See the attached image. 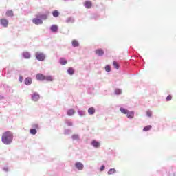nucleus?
I'll list each match as a JSON object with an SVG mask.
<instances>
[{
	"label": "nucleus",
	"mask_w": 176,
	"mask_h": 176,
	"mask_svg": "<svg viewBox=\"0 0 176 176\" xmlns=\"http://www.w3.org/2000/svg\"><path fill=\"white\" fill-rule=\"evenodd\" d=\"M2 142L6 145H9L13 141V133L10 131H6L3 133L1 138Z\"/></svg>",
	"instance_id": "obj_1"
},
{
	"label": "nucleus",
	"mask_w": 176,
	"mask_h": 176,
	"mask_svg": "<svg viewBox=\"0 0 176 176\" xmlns=\"http://www.w3.org/2000/svg\"><path fill=\"white\" fill-rule=\"evenodd\" d=\"M36 58L39 61H43L45 60V54L43 53L36 52Z\"/></svg>",
	"instance_id": "obj_2"
},
{
	"label": "nucleus",
	"mask_w": 176,
	"mask_h": 176,
	"mask_svg": "<svg viewBox=\"0 0 176 176\" xmlns=\"http://www.w3.org/2000/svg\"><path fill=\"white\" fill-rule=\"evenodd\" d=\"M32 22L34 23V24H36L37 25H38L39 24H43V21H42V19H39V17L33 19Z\"/></svg>",
	"instance_id": "obj_3"
},
{
	"label": "nucleus",
	"mask_w": 176,
	"mask_h": 176,
	"mask_svg": "<svg viewBox=\"0 0 176 176\" xmlns=\"http://www.w3.org/2000/svg\"><path fill=\"white\" fill-rule=\"evenodd\" d=\"M0 23L3 27H8L9 25V21L6 19H0Z\"/></svg>",
	"instance_id": "obj_4"
},
{
	"label": "nucleus",
	"mask_w": 176,
	"mask_h": 176,
	"mask_svg": "<svg viewBox=\"0 0 176 176\" xmlns=\"http://www.w3.org/2000/svg\"><path fill=\"white\" fill-rule=\"evenodd\" d=\"M84 6L86 8V9H91V7L93 6V3L90 1H87L84 3Z\"/></svg>",
	"instance_id": "obj_5"
},
{
	"label": "nucleus",
	"mask_w": 176,
	"mask_h": 176,
	"mask_svg": "<svg viewBox=\"0 0 176 176\" xmlns=\"http://www.w3.org/2000/svg\"><path fill=\"white\" fill-rule=\"evenodd\" d=\"M45 76L42 74H37L36 78L37 80L43 81L45 80Z\"/></svg>",
	"instance_id": "obj_6"
},
{
	"label": "nucleus",
	"mask_w": 176,
	"mask_h": 176,
	"mask_svg": "<svg viewBox=\"0 0 176 176\" xmlns=\"http://www.w3.org/2000/svg\"><path fill=\"white\" fill-rule=\"evenodd\" d=\"M75 166L76 167V168H78V170H83V164H82L81 162H76L75 164Z\"/></svg>",
	"instance_id": "obj_7"
},
{
	"label": "nucleus",
	"mask_w": 176,
	"mask_h": 176,
	"mask_svg": "<svg viewBox=\"0 0 176 176\" xmlns=\"http://www.w3.org/2000/svg\"><path fill=\"white\" fill-rule=\"evenodd\" d=\"M32 83V78L28 77L25 79V85H27L28 86L31 85Z\"/></svg>",
	"instance_id": "obj_8"
},
{
	"label": "nucleus",
	"mask_w": 176,
	"mask_h": 176,
	"mask_svg": "<svg viewBox=\"0 0 176 176\" xmlns=\"http://www.w3.org/2000/svg\"><path fill=\"white\" fill-rule=\"evenodd\" d=\"M95 53L98 54V56H104V50H102V49L96 50Z\"/></svg>",
	"instance_id": "obj_9"
},
{
	"label": "nucleus",
	"mask_w": 176,
	"mask_h": 176,
	"mask_svg": "<svg viewBox=\"0 0 176 176\" xmlns=\"http://www.w3.org/2000/svg\"><path fill=\"white\" fill-rule=\"evenodd\" d=\"M32 100L33 101H38V100H39V95H38V94H34L32 96Z\"/></svg>",
	"instance_id": "obj_10"
},
{
	"label": "nucleus",
	"mask_w": 176,
	"mask_h": 176,
	"mask_svg": "<svg viewBox=\"0 0 176 176\" xmlns=\"http://www.w3.org/2000/svg\"><path fill=\"white\" fill-rule=\"evenodd\" d=\"M88 113L89 115H94V113H96V109L94 107H90L88 109Z\"/></svg>",
	"instance_id": "obj_11"
},
{
	"label": "nucleus",
	"mask_w": 176,
	"mask_h": 176,
	"mask_svg": "<svg viewBox=\"0 0 176 176\" xmlns=\"http://www.w3.org/2000/svg\"><path fill=\"white\" fill-rule=\"evenodd\" d=\"M91 145H93V146H94V148H100V142L94 140L91 142Z\"/></svg>",
	"instance_id": "obj_12"
},
{
	"label": "nucleus",
	"mask_w": 176,
	"mask_h": 176,
	"mask_svg": "<svg viewBox=\"0 0 176 176\" xmlns=\"http://www.w3.org/2000/svg\"><path fill=\"white\" fill-rule=\"evenodd\" d=\"M7 17H12L14 16L13 11L12 10H9L6 13Z\"/></svg>",
	"instance_id": "obj_13"
},
{
	"label": "nucleus",
	"mask_w": 176,
	"mask_h": 176,
	"mask_svg": "<svg viewBox=\"0 0 176 176\" xmlns=\"http://www.w3.org/2000/svg\"><path fill=\"white\" fill-rule=\"evenodd\" d=\"M127 118H129V119H133V118H134V113L133 111H128V113L126 114Z\"/></svg>",
	"instance_id": "obj_14"
},
{
	"label": "nucleus",
	"mask_w": 176,
	"mask_h": 176,
	"mask_svg": "<svg viewBox=\"0 0 176 176\" xmlns=\"http://www.w3.org/2000/svg\"><path fill=\"white\" fill-rule=\"evenodd\" d=\"M36 17H39L40 19H42V20H46L47 19V14H38L36 15Z\"/></svg>",
	"instance_id": "obj_15"
},
{
	"label": "nucleus",
	"mask_w": 176,
	"mask_h": 176,
	"mask_svg": "<svg viewBox=\"0 0 176 176\" xmlns=\"http://www.w3.org/2000/svg\"><path fill=\"white\" fill-rule=\"evenodd\" d=\"M58 30V27H57V25H53L51 26V31H52V32H57Z\"/></svg>",
	"instance_id": "obj_16"
},
{
	"label": "nucleus",
	"mask_w": 176,
	"mask_h": 176,
	"mask_svg": "<svg viewBox=\"0 0 176 176\" xmlns=\"http://www.w3.org/2000/svg\"><path fill=\"white\" fill-rule=\"evenodd\" d=\"M59 63L62 65H65V64H67V60H65V58H60V60H59Z\"/></svg>",
	"instance_id": "obj_17"
},
{
	"label": "nucleus",
	"mask_w": 176,
	"mask_h": 176,
	"mask_svg": "<svg viewBox=\"0 0 176 176\" xmlns=\"http://www.w3.org/2000/svg\"><path fill=\"white\" fill-rule=\"evenodd\" d=\"M120 111L124 115H127L129 113V110H127V109H126L124 108H120Z\"/></svg>",
	"instance_id": "obj_18"
},
{
	"label": "nucleus",
	"mask_w": 176,
	"mask_h": 176,
	"mask_svg": "<svg viewBox=\"0 0 176 176\" xmlns=\"http://www.w3.org/2000/svg\"><path fill=\"white\" fill-rule=\"evenodd\" d=\"M45 80H47V82H53V77L51 76H45Z\"/></svg>",
	"instance_id": "obj_19"
},
{
	"label": "nucleus",
	"mask_w": 176,
	"mask_h": 176,
	"mask_svg": "<svg viewBox=\"0 0 176 176\" xmlns=\"http://www.w3.org/2000/svg\"><path fill=\"white\" fill-rule=\"evenodd\" d=\"M23 56L24 58H31V55L27 52H23Z\"/></svg>",
	"instance_id": "obj_20"
},
{
	"label": "nucleus",
	"mask_w": 176,
	"mask_h": 176,
	"mask_svg": "<svg viewBox=\"0 0 176 176\" xmlns=\"http://www.w3.org/2000/svg\"><path fill=\"white\" fill-rule=\"evenodd\" d=\"M74 113H75V110H74L72 109L68 110V111H67L68 116H72V115H74Z\"/></svg>",
	"instance_id": "obj_21"
},
{
	"label": "nucleus",
	"mask_w": 176,
	"mask_h": 176,
	"mask_svg": "<svg viewBox=\"0 0 176 176\" xmlns=\"http://www.w3.org/2000/svg\"><path fill=\"white\" fill-rule=\"evenodd\" d=\"M52 16H54V17H58V16H60V12L58 10H54L52 12Z\"/></svg>",
	"instance_id": "obj_22"
},
{
	"label": "nucleus",
	"mask_w": 176,
	"mask_h": 176,
	"mask_svg": "<svg viewBox=\"0 0 176 176\" xmlns=\"http://www.w3.org/2000/svg\"><path fill=\"white\" fill-rule=\"evenodd\" d=\"M72 45H73L74 47H78V46H79V43H78V41H76V40H73V41H72Z\"/></svg>",
	"instance_id": "obj_23"
},
{
	"label": "nucleus",
	"mask_w": 176,
	"mask_h": 176,
	"mask_svg": "<svg viewBox=\"0 0 176 176\" xmlns=\"http://www.w3.org/2000/svg\"><path fill=\"white\" fill-rule=\"evenodd\" d=\"M152 129V126L148 125L143 129V131H149Z\"/></svg>",
	"instance_id": "obj_24"
},
{
	"label": "nucleus",
	"mask_w": 176,
	"mask_h": 176,
	"mask_svg": "<svg viewBox=\"0 0 176 176\" xmlns=\"http://www.w3.org/2000/svg\"><path fill=\"white\" fill-rule=\"evenodd\" d=\"M113 65L116 69H119V64L116 61L113 62Z\"/></svg>",
	"instance_id": "obj_25"
},
{
	"label": "nucleus",
	"mask_w": 176,
	"mask_h": 176,
	"mask_svg": "<svg viewBox=\"0 0 176 176\" xmlns=\"http://www.w3.org/2000/svg\"><path fill=\"white\" fill-rule=\"evenodd\" d=\"M67 72L69 75H74V69L72 67L69 68V69L67 70Z\"/></svg>",
	"instance_id": "obj_26"
},
{
	"label": "nucleus",
	"mask_w": 176,
	"mask_h": 176,
	"mask_svg": "<svg viewBox=\"0 0 176 176\" xmlns=\"http://www.w3.org/2000/svg\"><path fill=\"white\" fill-rule=\"evenodd\" d=\"M30 134H32L33 135H35V134H36L37 131H36V129H32L30 130Z\"/></svg>",
	"instance_id": "obj_27"
},
{
	"label": "nucleus",
	"mask_w": 176,
	"mask_h": 176,
	"mask_svg": "<svg viewBox=\"0 0 176 176\" xmlns=\"http://www.w3.org/2000/svg\"><path fill=\"white\" fill-rule=\"evenodd\" d=\"M105 71H107V72H111V66H109V65L105 66Z\"/></svg>",
	"instance_id": "obj_28"
},
{
	"label": "nucleus",
	"mask_w": 176,
	"mask_h": 176,
	"mask_svg": "<svg viewBox=\"0 0 176 176\" xmlns=\"http://www.w3.org/2000/svg\"><path fill=\"white\" fill-rule=\"evenodd\" d=\"M116 94H122V90L117 89L115 90Z\"/></svg>",
	"instance_id": "obj_29"
},
{
	"label": "nucleus",
	"mask_w": 176,
	"mask_h": 176,
	"mask_svg": "<svg viewBox=\"0 0 176 176\" xmlns=\"http://www.w3.org/2000/svg\"><path fill=\"white\" fill-rule=\"evenodd\" d=\"M114 173H115V169H110V170L108 171V174H109V175L114 174Z\"/></svg>",
	"instance_id": "obj_30"
},
{
	"label": "nucleus",
	"mask_w": 176,
	"mask_h": 176,
	"mask_svg": "<svg viewBox=\"0 0 176 176\" xmlns=\"http://www.w3.org/2000/svg\"><path fill=\"white\" fill-rule=\"evenodd\" d=\"M146 115H147V116H148V118H151V116H152V111H146Z\"/></svg>",
	"instance_id": "obj_31"
},
{
	"label": "nucleus",
	"mask_w": 176,
	"mask_h": 176,
	"mask_svg": "<svg viewBox=\"0 0 176 176\" xmlns=\"http://www.w3.org/2000/svg\"><path fill=\"white\" fill-rule=\"evenodd\" d=\"M173 97L171 96V95H168L167 97H166V101H171Z\"/></svg>",
	"instance_id": "obj_32"
},
{
	"label": "nucleus",
	"mask_w": 176,
	"mask_h": 176,
	"mask_svg": "<svg viewBox=\"0 0 176 176\" xmlns=\"http://www.w3.org/2000/svg\"><path fill=\"white\" fill-rule=\"evenodd\" d=\"M104 170H105V166L102 165V166L100 167V171H104Z\"/></svg>",
	"instance_id": "obj_33"
},
{
	"label": "nucleus",
	"mask_w": 176,
	"mask_h": 176,
	"mask_svg": "<svg viewBox=\"0 0 176 176\" xmlns=\"http://www.w3.org/2000/svg\"><path fill=\"white\" fill-rule=\"evenodd\" d=\"M19 82H23V76H19Z\"/></svg>",
	"instance_id": "obj_34"
},
{
	"label": "nucleus",
	"mask_w": 176,
	"mask_h": 176,
	"mask_svg": "<svg viewBox=\"0 0 176 176\" xmlns=\"http://www.w3.org/2000/svg\"><path fill=\"white\" fill-rule=\"evenodd\" d=\"M76 138H78V135H73V139H74V140H76Z\"/></svg>",
	"instance_id": "obj_35"
}]
</instances>
